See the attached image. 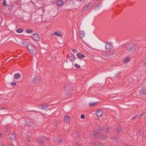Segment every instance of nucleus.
Wrapping results in <instances>:
<instances>
[{
    "label": "nucleus",
    "mask_w": 146,
    "mask_h": 146,
    "mask_svg": "<svg viewBox=\"0 0 146 146\" xmlns=\"http://www.w3.org/2000/svg\"><path fill=\"white\" fill-rule=\"evenodd\" d=\"M123 47L127 46V50L130 52H134L137 47V44H135L127 43L126 44H124L122 45Z\"/></svg>",
    "instance_id": "nucleus-1"
},
{
    "label": "nucleus",
    "mask_w": 146,
    "mask_h": 146,
    "mask_svg": "<svg viewBox=\"0 0 146 146\" xmlns=\"http://www.w3.org/2000/svg\"><path fill=\"white\" fill-rule=\"evenodd\" d=\"M72 88L70 86H67L64 88L63 94L65 95H68L72 92Z\"/></svg>",
    "instance_id": "nucleus-2"
},
{
    "label": "nucleus",
    "mask_w": 146,
    "mask_h": 146,
    "mask_svg": "<svg viewBox=\"0 0 146 146\" xmlns=\"http://www.w3.org/2000/svg\"><path fill=\"white\" fill-rule=\"evenodd\" d=\"M28 49L29 52L33 55L36 54L37 52L36 48L35 46L31 44L29 45V46H28Z\"/></svg>",
    "instance_id": "nucleus-3"
},
{
    "label": "nucleus",
    "mask_w": 146,
    "mask_h": 146,
    "mask_svg": "<svg viewBox=\"0 0 146 146\" xmlns=\"http://www.w3.org/2000/svg\"><path fill=\"white\" fill-rule=\"evenodd\" d=\"M112 45L109 42H108L105 46L106 52H108L112 48Z\"/></svg>",
    "instance_id": "nucleus-4"
},
{
    "label": "nucleus",
    "mask_w": 146,
    "mask_h": 146,
    "mask_svg": "<svg viewBox=\"0 0 146 146\" xmlns=\"http://www.w3.org/2000/svg\"><path fill=\"white\" fill-rule=\"evenodd\" d=\"M49 139H48V140H49ZM46 139H47L45 137H41L38 140V143L39 144L42 145L44 143V141H45Z\"/></svg>",
    "instance_id": "nucleus-5"
},
{
    "label": "nucleus",
    "mask_w": 146,
    "mask_h": 146,
    "mask_svg": "<svg viewBox=\"0 0 146 146\" xmlns=\"http://www.w3.org/2000/svg\"><path fill=\"white\" fill-rule=\"evenodd\" d=\"M33 39L36 41H38L40 40V38L39 36L36 33H35L32 35Z\"/></svg>",
    "instance_id": "nucleus-6"
},
{
    "label": "nucleus",
    "mask_w": 146,
    "mask_h": 146,
    "mask_svg": "<svg viewBox=\"0 0 146 146\" xmlns=\"http://www.w3.org/2000/svg\"><path fill=\"white\" fill-rule=\"evenodd\" d=\"M40 77L38 76H36L35 77L33 80V82L36 84H38L40 82Z\"/></svg>",
    "instance_id": "nucleus-7"
},
{
    "label": "nucleus",
    "mask_w": 146,
    "mask_h": 146,
    "mask_svg": "<svg viewBox=\"0 0 146 146\" xmlns=\"http://www.w3.org/2000/svg\"><path fill=\"white\" fill-rule=\"evenodd\" d=\"M10 139L11 141H14L16 138V135L13 132L10 134Z\"/></svg>",
    "instance_id": "nucleus-8"
},
{
    "label": "nucleus",
    "mask_w": 146,
    "mask_h": 146,
    "mask_svg": "<svg viewBox=\"0 0 146 146\" xmlns=\"http://www.w3.org/2000/svg\"><path fill=\"white\" fill-rule=\"evenodd\" d=\"M103 111L101 110H98L96 112V116L98 117H101L102 115Z\"/></svg>",
    "instance_id": "nucleus-9"
},
{
    "label": "nucleus",
    "mask_w": 146,
    "mask_h": 146,
    "mask_svg": "<svg viewBox=\"0 0 146 146\" xmlns=\"http://www.w3.org/2000/svg\"><path fill=\"white\" fill-rule=\"evenodd\" d=\"M49 108V106L48 105H43L40 106L39 107V108L42 110L48 109Z\"/></svg>",
    "instance_id": "nucleus-10"
},
{
    "label": "nucleus",
    "mask_w": 146,
    "mask_h": 146,
    "mask_svg": "<svg viewBox=\"0 0 146 146\" xmlns=\"http://www.w3.org/2000/svg\"><path fill=\"white\" fill-rule=\"evenodd\" d=\"M94 146H105L104 144L98 142H95L93 143Z\"/></svg>",
    "instance_id": "nucleus-11"
},
{
    "label": "nucleus",
    "mask_w": 146,
    "mask_h": 146,
    "mask_svg": "<svg viewBox=\"0 0 146 146\" xmlns=\"http://www.w3.org/2000/svg\"><path fill=\"white\" fill-rule=\"evenodd\" d=\"M92 5L90 4H88L86 5L84 8H83L82 10L83 11H86L89 9L92 6Z\"/></svg>",
    "instance_id": "nucleus-12"
},
{
    "label": "nucleus",
    "mask_w": 146,
    "mask_h": 146,
    "mask_svg": "<svg viewBox=\"0 0 146 146\" xmlns=\"http://www.w3.org/2000/svg\"><path fill=\"white\" fill-rule=\"evenodd\" d=\"M139 94L141 95H146V89L145 88L142 89L139 92Z\"/></svg>",
    "instance_id": "nucleus-13"
},
{
    "label": "nucleus",
    "mask_w": 146,
    "mask_h": 146,
    "mask_svg": "<svg viewBox=\"0 0 146 146\" xmlns=\"http://www.w3.org/2000/svg\"><path fill=\"white\" fill-rule=\"evenodd\" d=\"M79 37L80 38H83L85 36V33L83 31H81L79 34Z\"/></svg>",
    "instance_id": "nucleus-14"
},
{
    "label": "nucleus",
    "mask_w": 146,
    "mask_h": 146,
    "mask_svg": "<svg viewBox=\"0 0 146 146\" xmlns=\"http://www.w3.org/2000/svg\"><path fill=\"white\" fill-rule=\"evenodd\" d=\"M63 4V2L61 0H58L56 1V4L58 6H62Z\"/></svg>",
    "instance_id": "nucleus-15"
},
{
    "label": "nucleus",
    "mask_w": 146,
    "mask_h": 146,
    "mask_svg": "<svg viewBox=\"0 0 146 146\" xmlns=\"http://www.w3.org/2000/svg\"><path fill=\"white\" fill-rule=\"evenodd\" d=\"M121 132V128L120 127H119L116 129V134H119Z\"/></svg>",
    "instance_id": "nucleus-16"
},
{
    "label": "nucleus",
    "mask_w": 146,
    "mask_h": 146,
    "mask_svg": "<svg viewBox=\"0 0 146 146\" xmlns=\"http://www.w3.org/2000/svg\"><path fill=\"white\" fill-rule=\"evenodd\" d=\"M76 56H77L79 58H84L86 57L85 55H83L82 54L80 53H78L76 55Z\"/></svg>",
    "instance_id": "nucleus-17"
},
{
    "label": "nucleus",
    "mask_w": 146,
    "mask_h": 146,
    "mask_svg": "<svg viewBox=\"0 0 146 146\" xmlns=\"http://www.w3.org/2000/svg\"><path fill=\"white\" fill-rule=\"evenodd\" d=\"M93 137L94 138H96L98 137H99H99L100 135H99V133L98 132H96V133H93Z\"/></svg>",
    "instance_id": "nucleus-18"
},
{
    "label": "nucleus",
    "mask_w": 146,
    "mask_h": 146,
    "mask_svg": "<svg viewBox=\"0 0 146 146\" xmlns=\"http://www.w3.org/2000/svg\"><path fill=\"white\" fill-rule=\"evenodd\" d=\"M108 136L106 135H100L99 137L101 139H105L108 138Z\"/></svg>",
    "instance_id": "nucleus-19"
},
{
    "label": "nucleus",
    "mask_w": 146,
    "mask_h": 146,
    "mask_svg": "<svg viewBox=\"0 0 146 146\" xmlns=\"http://www.w3.org/2000/svg\"><path fill=\"white\" fill-rule=\"evenodd\" d=\"M70 120V118L69 117L67 116L65 117L64 119V120L65 122L67 123L69 122Z\"/></svg>",
    "instance_id": "nucleus-20"
},
{
    "label": "nucleus",
    "mask_w": 146,
    "mask_h": 146,
    "mask_svg": "<svg viewBox=\"0 0 146 146\" xmlns=\"http://www.w3.org/2000/svg\"><path fill=\"white\" fill-rule=\"evenodd\" d=\"M21 76L20 74L19 73H16L14 76V78L15 79H18Z\"/></svg>",
    "instance_id": "nucleus-21"
},
{
    "label": "nucleus",
    "mask_w": 146,
    "mask_h": 146,
    "mask_svg": "<svg viewBox=\"0 0 146 146\" xmlns=\"http://www.w3.org/2000/svg\"><path fill=\"white\" fill-rule=\"evenodd\" d=\"M85 0H76L77 2L80 5L82 4Z\"/></svg>",
    "instance_id": "nucleus-22"
},
{
    "label": "nucleus",
    "mask_w": 146,
    "mask_h": 146,
    "mask_svg": "<svg viewBox=\"0 0 146 146\" xmlns=\"http://www.w3.org/2000/svg\"><path fill=\"white\" fill-rule=\"evenodd\" d=\"M54 34L56 36L59 37H61L62 36V35L60 33H58L57 31H56L54 33Z\"/></svg>",
    "instance_id": "nucleus-23"
},
{
    "label": "nucleus",
    "mask_w": 146,
    "mask_h": 146,
    "mask_svg": "<svg viewBox=\"0 0 146 146\" xmlns=\"http://www.w3.org/2000/svg\"><path fill=\"white\" fill-rule=\"evenodd\" d=\"M22 44L24 46H27L28 48V46H29V43L26 41H25L24 42H23L22 43Z\"/></svg>",
    "instance_id": "nucleus-24"
},
{
    "label": "nucleus",
    "mask_w": 146,
    "mask_h": 146,
    "mask_svg": "<svg viewBox=\"0 0 146 146\" xmlns=\"http://www.w3.org/2000/svg\"><path fill=\"white\" fill-rule=\"evenodd\" d=\"M130 60L129 57H127L124 60V62L125 63H128Z\"/></svg>",
    "instance_id": "nucleus-25"
},
{
    "label": "nucleus",
    "mask_w": 146,
    "mask_h": 146,
    "mask_svg": "<svg viewBox=\"0 0 146 146\" xmlns=\"http://www.w3.org/2000/svg\"><path fill=\"white\" fill-rule=\"evenodd\" d=\"M75 57L74 56H69L70 60L71 61H74L75 60Z\"/></svg>",
    "instance_id": "nucleus-26"
},
{
    "label": "nucleus",
    "mask_w": 146,
    "mask_h": 146,
    "mask_svg": "<svg viewBox=\"0 0 146 146\" xmlns=\"http://www.w3.org/2000/svg\"><path fill=\"white\" fill-rule=\"evenodd\" d=\"M97 104V103H90L89 104V106L91 107L95 106Z\"/></svg>",
    "instance_id": "nucleus-27"
},
{
    "label": "nucleus",
    "mask_w": 146,
    "mask_h": 146,
    "mask_svg": "<svg viewBox=\"0 0 146 146\" xmlns=\"http://www.w3.org/2000/svg\"><path fill=\"white\" fill-rule=\"evenodd\" d=\"M57 142L58 144H60L63 141L61 138H58L57 140Z\"/></svg>",
    "instance_id": "nucleus-28"
},
{
    "label": "nucleus",
    "mask_w": 146,
    "mask_h": 146,
    "mask_svg": "<svg viewBox=\"0 0 146 146\" xmlns=\"http://www.w3.org/2000/svg\"><path fill=\"white\" fill-rule=\"evenodd\" d=\"M23 29H18L16 30L17 32L19 33H22L23 32Z\"/></svg>",
    "instance_id": "nucleus-29"
},
{
    "label": "nucleus",
    "mask_w": 146,
    "mask_h": 146,
    "mask_svg": "<svg viewBox=\"0 0 146 146\" xmlns=\"http://www.w3.org/2000/svg\"><path fill=\"white\" fill-rule=\"evenodd\" d=\"M103 130L105 132H108L109 131V129L108 127H104Z\"/></svg>",
    "instance_id": "nucleus-30"
},
{
    "label": "nucleus",
    "mask_w": 146,
    "mask_h": 146,
    "mask_svg": "<svg viewBox=\"0 0 146 146\" xmlns=\"http://www.w3.org/2000/svg\"><path fill=\"white\" fill-rule=\"evenodd\" d=\"M3 5L4 6H6L7 5L6 1L5 0H3Z\"/></svg>",
    "instance_id": "nucleus-31"
},
{
    "label": "nucleus",
    "mask_w": 146,
    "mask_h": 146,
    "mask_svg": "<svg viewBox=\"0 0 146 146\" xmlns=\"http://www.w3.org/2000/svg\"><path fill=\"white\" fill-rule=\"evenodd\" d=\"M28 126H31L33 125V123L30 121H27Z\"/></svg>",
    "instance_id": "nucleus-32"
},
{
    "label": "nucleus",
    "mask_w": 146,
    "mask_h": 146,
    "mask_svg": "<svg viewBox=\"0 0 146 146\" xmlns=\"http://www.w3.org/2000/svg\"><path fill=\"white\" fill-rule=\"evenodd\" d=\"M74 66L76 68H79L80 67V65L76 64H75Z\"/></svg>",
    "instance_id": "nucleus-33"
},
{
    "label": "nucleus",
    "mask_w": 146,
    "mask_h": 146,
    "mask_svg": "<svg viewBox=\"0 0 146 146\" xmlns=\"http://www.w3.org/2000/svg\"><path fill=\"white\" fill-rule=\"evenodd\" d=\"M102 128L101 126H99L98 129H97V132H98V133L99 131H100V130L102 129Z\"/></svg>",
    "instance_id": "nucleus-34"
},
{
    "label": "nucleus",
    "mask_w": 146,
    "mask_h": 146,
    "mask_svg": "<svg viewBox=\"0 0 146 146\" xmlns=\"http://www.w3.org/2000/svg\"><path fill=\"white\" fill-rule=\"evenodd\" d=\"M26 32L28 33H31L33 32V31L30 29H27L26 30Z\"/></svg>",
    "instance_id": "nucleus-35"
},
{
    "label": "nucleus",
    "mask_w": 146,
    "mask_h": 146,
    "mask_svg": "<svg viewBox=\"0 0 146 146\" xmlns=\"http://www.w3.org/2000/svg\"><path fill=\"white\" fill-rule=\"evenodd\" d=\"M113 140L116 142H117V143H118L119 142L118 140L117 139V138H116V137H114V139H113Z\"/></svg>",
    "instance_id": "nucleus-36"
},
{
    "label": "nucleus",
    "mask_w": 146,
    "mask_h": 146,
    "mask_svg": "<svg viewBox=\"0 0 146 146\" xmlns=\"http://www.w3.org/2000/svg\"><path fill=\"white\" fill-rule=\"evenodd\" d=\"M72 52L74 53L77 52H78V50L77 49H74L72 50Z\"/></svg>",
    "instance_id": "nucleus-37"
},
{
    "label": "nucleus",
    "mask_w": 146,
    "mask_h": 146,
    "mask_svg": "<svg viewBox=\"0 0 146 146\" xmlns=\"http://www.w3.org/2000/svg\"><path fill=\"white\" fill-rule=\"evenodd\" d=\"M80 117H81V118H82V119H84L85 118L84 115L83 114H82L81 115Z\"/></svg>",
    "instance_id": "nucleus-38"
},
{
    "label": "nucleus",
    "mask_w": 146,
    "mask_h": 146,
    "mask_svg": "<svg viewBox=\"0 0 146 146\" xmlns=\"http://www.w3.org/2000/svg\"><path fill=\"white\" fill-rule=\"evenodd\" d=\"M13 84L16 85L17 84V83L15 82H12L11 84V85L12 86H13Z\"/></svg>",
    "instance_id": "nucleus-39"
},
{
    "label": "nucleus",
    "mask_w": 146,
    "mask_h": 146,
    "mask_svg": "<svg viewBox=\"0 0 146 146\" xmlns=\"http://www.w3.org/2000/svg\"><path fill=\"white\" fill-rule=\"evenodd\" d=\"M137 115H135L132 119V120H133L134 119H135L137 117Z\"/></svg>",
    "instance_id": "nucleus-40"
},
{
    "label": "nucleus",
    "mask_w": 146,
    "mask_h": 146,
    "mask_svg": "<svg viewBox=\"0 0 146 146\" xmlns=\"http://www.w3.org/2000/svg\"><path fill=\"white\" fill-rule=\"evenodd\" d=\"M99 6H97L94 9L96 10H98L99 9Z\"/></svg>",
    "instance_id": "nucleus-41"
},
{
    "label": "nucleus",
    "mask_w": 146,
    "mask_h": 146,
    "mask_svg": "<svg viewBox=\"0 0 146 146\" xmlns=\"http://www.w3.org/2000/svg\"><path fill=\"white\" fill-rule=\"evenodd\" d=\"M81 144H79L78 143H76V146H81Z\"/></svg>",
    "instance_id": "nucleus-42"
},
{
    "label": "nucleus",
    "mask_w": 146,
    "mask_h": 146,
    "mask_svg": "<svg viewBox=\"0 0 146 146\" xmlns=\"http://www.w3.org/2000/svg\"><path fill=\"white\" fill-rule=\"evenodd\" d=\"M144 64L145 65H146V59H145L144 61Z\"/></svg>",
    "instance_id": "nucleus-43"
},
{
    "label": "nucleus",
    "mask_w": 146,
    "mask_h": 146,
    "mask_svg": "<svg viewBox=\"0 0 146 146\" xmlns=\"http://www.w3.org/2000/svg\"><path fill=\"white\" fill-rule=\"evenodd\" d=\"M0 146H5V144H4L3 143H1V145Z\"/></svg>",
    "instance_id": "nucleus-44"
},
{
    "label": "nucleus",
    "mask_w": 146,
    "mask_h": 146,
    "mask_svg": "<svg viewBox=\"0 0 146 146\" xmlns=\"http://www.w3.org/2000/svg\"><path fill=\"white\" fill-rule=\"evenodd\" d=\"M25 126H28V124H27V121L25 123Z\"/></svg>",
    "instance_id": "nucleus-45"
},
{
    "label": "nucleus",
    "mask_w": 146,
    "mask_h": 146,
    "mask_svg": "<svg viewBox=\"0 0 146 146\" xmlns=\"http://www.w3.org/2000/svg\"><path fill=\"white\" fill-rule=\"evenodd\" d=\"M143 114H141V115H140V116H139V117H138V118L139 119V117H141V116H142Z\"/></svg>",
    "instance_id": "nucleus-46"
},
{
    "label": "nucleus",
    "mask_w": 146,
    "mask_h": 146,
    "mask_svg": "<svg viewBox=\"0 0 146 146\" xmlns=\"http://www.w3.org/2000/svg\"><path fill=\"white\" fill-rule=\"evenodd\" d=\"M28 141L29 142H30V139H28Z\"/></svg>",
    "instance_id": "nucleus-47"
},
{
    "label": "nucleus",
    "mask_w": 146,
    "mask_h": 146,
    "mask_svg": "<svg viewBox=\"0 0 146 146\" xmlns=\"http://www.w3.org/2000/svg\"><path fill=\"white\" fill-rule=\"evenodd\" d=\"M1 135H2V134L0 133V137H1Z\"/></svg>",
    "instance_id": "nucleus-48"
},
{
    "label": "nucleus",
    "mask_w": 146,
    "mask_h": 146,
    "mask_svg": "<svg viewBox=\"0 0 146 146\" xmlns=\"http://www.w3.org/2000/svg\"><path fill=\"white\" fill-rule=\"evenodd\" d=\"M11 146H13V145H11Z\"/></svg>",
    "instance_id": "nucleus-49"
}]
</instances>
